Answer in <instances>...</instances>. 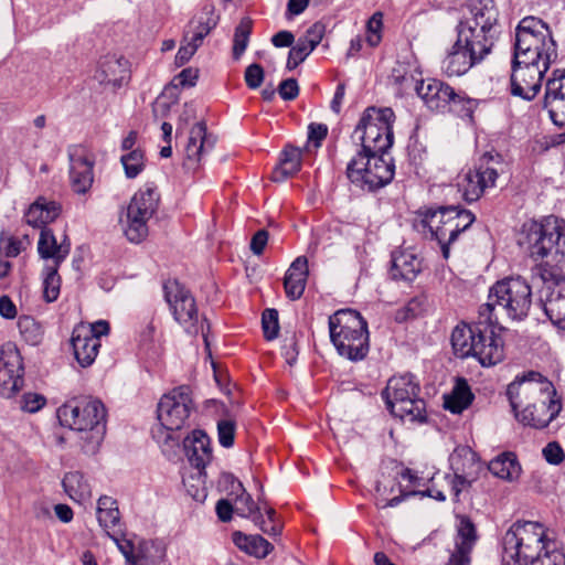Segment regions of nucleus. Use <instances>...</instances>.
<instances>
[{"label":"nucleus","instance_id":"obj_1","mask_svg":"<svg viewBox=\"0 0 565 565\" xmlns=\"http://www.w3.org/2000/svg\"><path fill=\"white\" fill-rule=\"evenodd\" d=\"M557 58L556 42L548 25L535 17L523 18L515 30L511 94L532 100L552 62Z\"/></svg>","mask_w":565,"mask_h":565},{"label":"nucleus","instance_id":"obj_2","mask_svg":"<svg viewBox=\"0 0 565 565\" xmlns=\"http://www.w3.org/2000/svg\"><path fill=\"white\" fill-rule=\"evenodd\" d=\"M507 395L516 420L524 426L544 428L562 411L553 384L535 371L516 376L508 385Z\"/></svg>","mask_w":565,"mask_h":565},{"label":"nucleus","instance_id":"obj_3","mask_svg":"<svg viewBox=\"0 0 565 565\" xmlns=\"http://www.w3.org/2000/svg\"><path fill=\"white\" fill-rule=\"evenodd\" d=\"M516 242L534 260L551 258L556 265H565V221L554 214L544 216L541 222L523 223Z\"/></svg>","mask_w":565,"mask_h":565},{"label":"nucleus","instance_id":"obj_4","mask_svg":"<svg viewBox=\"0 0 565 565\" xmlns=\"http://www.w3.org/2000/svg\"><path fill=\"white\" fill-rule=\"evenodd\" d=\"M479 315L473 326L458 324L451 333V345L459 358L475 356L483 366L495 365L504 358L503 341L493 323L482 322Z\"/></svg>","mask_w":565,"mask_h":565},{"label":"nucleus","instance_id":"obj_5","mask_svg":"<svg viewBox=\"0 0 565 565\" xmlns=\"http://www.w3.org/2000/svg\"><path fill=\"white\" fill-rule=\"evenodd\" d=\"M61 425L86 433V452H95L106 433V409L103 403L92 397H77L57 409Z\"/></svg>","mask_w":565,"mask_h":565},{"label":"nucleus","instance_id":"obj_6","mask_svg":"<svg viewBox=\"0 0 565 565\" xmlns=\"http://www.w3.org/2000/svg\"><path fill=\"white\" fill-rule=\"evenodd\" d=\"M532 305L531 286L521 277L497 281L489 290L488 302L480 307L482 322L497 323L495 307L502 308L512 320H523Z\"/></svg>","mask_w":565,"mask_h":565},{"label":"nucleus","instance_id":"obj_7","mask_svg":"<svg viewBox=\"0 0 565 565\" xmlns=\"http://www.w3.org/2000/svg\"><path fill=\"white\" fill-rule=\"evenodd\" d=\"M330 339L338 353L350 361L363 360L369 353L365 319L353 309H341L329 317Z\"/></svg>","mask_w":565,"mask_h":565},{"label":"nucleus","instance_id":"obj_8","mask_svg":"<svg viewBox=\"0 0 565 565\" xmlns=\"http://www.w3.org/2000/svg\"><path fill=\"white\" fill-rule=\"evenodd\" d=\"M190 393V387L182 385L164 394L159 401L157 416L160 425L152 430V436L159 445H178V438L172 433L188 424L193 409Z\"/></svg>","mask_w":565,"mask_h":565},{"label":"nucleus","instance_id":"obj_9","mask_svg":"<svg viewBox=\"0 0 565 565\" xmlns=\"http://www.w3.org/2000/svg\"><path fill=\"white\" fill-rule=\"evenodd\" d=\"M394 119L391 108H366L351 135L352 141L361 148L358 152H387L394 140Z\"/></svg>","mask_w":565,"mask_h":565},{"label":"nucleus","instance_id":"obj_10","mask_svg":"<svg viewBox=\"0 0 565 565\" xmlns=\"http://www.w3.org/2000/svg\"><path fill=\"white\" fill-rule=\"evenodd\" d=\"M420 386L413 374L392 376L382 397L395 417L408 422H426V403L418 396Z\"/></svg>","mask_w":565,"mask_h":565},{"label":"nucleus","instance_id":"obj_11","mask_svg":"<svg viewBox=\"0 0 565 565\" xmlns=\"http://www.w3.org/2000/svg\"><path fill=\"white\" fill-rule=\"evenodd\" d=\"M547 540L543 524L516 521L503 536V561L507 565H527Z\"/></svg>","mask_w":565,"mask_h":565},{"label":"nucleus","instance_id":"obj_12","mask_svg":"<svg viewBox=\"0 0 565 565\" xmlns=\"http://www.w3.org/2000/svg\"><path fill=\"white\" fill-rule=\"evenodd\" d=\"M395 173L393 159L384 153L356 152L347 166L348 179L361 189L374 191L388 184Z\"/></svg>","mask_w":565,"mask_h":565},{"label":"nucleus","instance_id":"obj_13","mask_svg":"<svg viewBox=\"0 0 565 565\" xmlns=\"http://www.w3.org/2000/svg\"><path fill=\"white\" fill-rule=\"evenodd\" d=\"M532 282H542L539 301L552 323L565 330V276H554L537 265L532 268Z\"/></svg>","mask_w":565,"mask_h":565},{"label":"nucleus","instance_id":"obj_14","mask_svg":"<svg viewBox=\"0 0 565 565\" xmlns=\"http://www.w3.org/2000/svg\"><path fill=\"white\" fill-rule=\"evenodd\" d=\"M503 170V159L499 153L486 152L463 177L459 186L467 203L478 201L482 194L495 186V181Z\"/></svg>","mask_w":565,"mask_h":565},{"label":"nucleus","instance_id":"obj_15","mask_svg":"<svg viewBox=\"0 0 565 565\" xmlns=\"http://www.w3.org/2000/svg\"><path fill=\"white\" fill-rule=\"evenodd\" d=\"M163 294L174 320L190 334H198L201 330L204 342L209 347L204 323L198 326L199 312L191 292L178 280L169 279L163 284Z\"/></svg>","mask_w":565,"mask_h":565},{"label":"nucleus","instance_id":"obj_16","mask_svg":"<svg viewBox=\"0 0 565 565\" xmlns=\"http://www.w3.org/2000/svg\"><path fill=\"white\" fill-rule=\"evenodd\" d=\"M414 228L437 242L452 243L475 221V214H422Z\"/></svg>","mask_w":565,"mask_h":565},{"label":"nucleus","instance_id":"obj_17","mask_svg":"<svg viewBox=\"0 0 565 565\" xmlns=\"http://www.w3.org/2000/svg\"><path fill=\"white\" fill-rule=\"evenodd\" d=\"M23 361L15 344L8 342L0 349V395L10 398L23 386Z\"/></svg>","mask_w":565,"mask_h":565},{"label":"nucleus","instance_id":"obj_18","mask_svg":"<svg viewBox=\"0 0 565 565\" xmlns=\"http://www.w3.org/2000/svg\"><path fill=\"white\" fill-rule=\"evenodd\" d=\"M67 154L72 190L84 194L92 188L94 181L95 157L82 145L68 147Z\"/></svg>","mask_w":565,"mask_h":565},{"label":"nucleus","instance_id":"obj_19","mask_svg":"<svg viewBox=\"0 0 565 565\" xmlns=\"http://www.w3.org/2000/svg\"><path fill=\"white\" fill-rule=\"evenodd\" d=\"M498 34V30L475 26L471 22H459L457 25L458 46L468 49V52L480 62L491 53Z\"/></svg>","mask_w":565,"mask_h":565},{"label":"nucleus","instance_id":"obj_20","mask_svg":"<svg viewBox=\"0 0 565 565\" xmlns=\"http://www.w3.org/2000/svg\"><path fill=\"white\" fill-rule=\"evenodd\" d=\"M415 90L426 107L437 113L446 111L449 105L456 107L462 100L458 98V93L450 85L436 78L419 81Z\"/></svg>","mask_w":565,"mask_h":565},{"label":"nucleus","instance_id":"obj_21","mask_svg":"<svg viewBox=\"0 0 565 565\" xmlns=\"http://www.w3.org/2000/svg\"><path fill=\"white\" fill-rule=\"evenodd\" d=\"M544 108L554 125L565 127V70H555L547 79Z\"/></svg>","mask_w":565,"mask_h":565},{"label":"nucleus","instance_id":"obj_22","mask_svg":"<svg viewBox=\"0 0 565 565\" xmlns=\"http://www.w3.org/2000/svg\"><path fill=\"white\" fill-rule=\"evenodd\" d=\"M94 78L100 85L120 88L129 79V62L124 56L107 54L99 58Z\"/></svg>","mask_w":565,"mask_h":565},{"label":"nucleus","instance_id":"obj_23","mask_svg":"<svg viewBox=\"0 0 565 565\" xmlns=\"http://www.w3.org/2000/svg\"><path fill=\"white\" fill-rule=\"evenodd\" d=\"M455 551L446 565H469L470 553L477 541L476 527L467 516H460Z\"/></svg>","mask_w":565,"mask_h":565},{"label":"nucleus","instance_id":"obj_24","mask_svg":"<svg viewBox=\"0 0 565 565\" xmlns=\"http://www.w3.org/2000/svg\"><path fill=\"white\" fill-rule=\"evenodd\" d=\"M183 448L192 467L199 470L201 475L206 465L212 459V449L209 436L200 429L184 438Z\"/></svg>","mask_w":565,"mask_h":565},{"label":"nucleus","instance_id":"obj_25","mask_svg":"<svg viewBox=\"0 0 565 565\" xmlns=\"http://www.w3.org/2000/svg\"><path fill=\"white\" fill-rule=\"evenodd\" d=\"M71 344L74 356L82 367L90 366L100 348V340L85 329H74Z\"/></svg>","mask_w":565,"mask_h":565},{"label":"nucleus","instance_id":"obj_26","mask_svg":"<svg viewBox=\"0 0 565 565\" xmlns=\"http://www.w3.org/2000/svg\"><path fill=\"white\" fill-rule=\"evenodd\" d=\"M450 468L456 476L478 479L483 466L477 455L468 446L457 447L449 457Z\"/></svg>","mask_w":565,"mask_h":565},{"label":"nucleus","instance_id":"obj_27","mask_svg":"<svg viewBox=\"0 0 565 565\" xmlns=\"http://www.w3.org/2000/svg\"><path fill=\"white\" fill-rule=\"evenodd\" d=\"M215 139L207 135L206 125L203 121L196 122L190 130L185 146V158L189 162L198 163L204 153L214 148Z\"/></svg>","mask_w":565,"mask_h":565},{"label":"nucleus","instance_id":"obj_28","mask_svg":"<svg viewBox=\"0 0 565 565\" xmlns=\"http://www.w3.org/2000/svg\"><path fill=\"white\" fill-rule=\"evenodd\" d=\"M478 63L480 61L472 56L468 49H465L462 45L458 46V40H456L451 50L441 62V70L449 77L460 76Z\"/></svg>","mask_w":565,"mask_h":565},{"label":"nucleus","instance_id":"obj_29","mask_svg":"<svg viewBox=\"0 0 565 565\" xmlns=\"http://www.w3.org/2000/svg\"><path fill=\"white\" fill-rule=\"evenodd\" d=\"M307 277L308 260L305 256H299L291 263L284 278L285 291L289 299L297 300L302 296Z\"/></svg>","mask_w":565,"mask_h":565},{"label":"nucleus","instance_id":"obj_30","mask_svg":"<svg viewBox=\"0 0 565 565\" xmlns=\"http://www.w3.org/2000/svg\"><path fill=\"white\" fill-rule=\"evenodd\" d=\"M499 11L493 0H477L469 7V17L459 22H471L475 26L498 30Z\"/></svg>","mask_w":565,"mask_h":565},{"label":"nucleus","instance_id":"obj_31","mask_svg":"<svg viewBox=\"0 0 565 565\" xmlns=\"http://www.w3.org/2000/svg\"><path fill=\"white\" fill-rule=\"evenodd\" d=\"M122 535L121 529H118V531L109 532L108 536L115 542L118 550L125 556L127 565H156V562L150 559L147 555L148 542H141L137 553H135L134 543L130 540L121 539Z\"/></svg>","mask_w":565,"mask_h":565},{"label":"nucleus","instance_id":"obj_32","mask_svg":"<svg viewBox=\"0 0 565 565\" xmlns=\"http://www.w3.org/2000/svg\"><path fill=\"white\" fill-rule=\"evenodd\" d=\"M420 260L411 252H394L392 254L391 273L393 278L412 281L420 271Z\"/></svg>","mask_w":565,"mask_h":565},{"label":"nucleus","instance_id":"obj_33","mask_svg":"<svg viewBox=\"0 0 565 565\" xmlns=\"http://www.w3.org/2000/svg\"><path fill=\"white\" fill-rule=\"evenodd\" d=\"M301 168V150L296 147L287 146L280 154L279 163L271 172L274 182H284L295 175Z\"/></svg>","mask_w":565,"mask_h":565},{"label":"nucleus","instance_id":"obj_34","mask_svg":"<svg viewBox=\"0 0 565 565\" xmlns=\"http://www.w3.org/2000/svg\"><path fill=\"white\" fill-rule=\"evenodd\" d=\"M489 471L507 481H515L521 476V465L513 452H503L492 459L488 465Z\"/></svg>","mask_w":565,"mask_h":565},{"label":"nucleus","instance_id":"obj_35","mask_svg":"<svg viewBox=\"0 0 565 565\" xmlns=\"http://www.w3.org/2000/svg\"><path fill=\"white\" fill-rule=\"evenodd\" d=\"M147 214H120L119 224L126 238L132 244H139L148 236Z\"/></svg>","mask_w":565,"mask_h":565},{"label":"nucleus","instance_id":"obj_36","mask_svg":"<svg viewBox=\"0 0 565 565\" xmlns=\"http://www.w3.org/2000/svg\"><path fill=\"white\" fill-rule=\"evenodd\" d=\"M234 544L243 552L257 558L266 557L274 546L260 535H246L237 531L233 533Z\"/></svg>","mask_w":565,"mask_h":565},{"label":"nucleus","instance_id":"obj_37","mask_svg":"<svg viewBox=\"0 0 565 565\" xmlns=\"http://www.w3.org/2000/svg\"><path fill=\"white\" fill-rule=\"evenodd\" d=\"M473 394L465 379L459 377L456 381L450 395L445 396L444 407L454 414H460L472 403Z\"/></svg>","mask_w":565,"mask_h":565},{"label":"nucleus","instance_id":"obj_38","mask_svg":"<svg viewBox=\"0 0 565 565\" xmlns=\"http://www.w3.org/2000/svg\"><path fill=\"white\" fill-rule=\"evenodd\" d=\"M38 250L42 258H52L54 264L60 265L66 258L70 248L68 246L57 245L53 233L43 228L39 238Z\"/></svg>","mask_w":565,"mask_h":565},{"label":"nucleus","instance_id":"obj_39","mask_svg":"<svg viewBox=\"0 0 565 565\" xmlns=\"http://www.w3.org/2000/svg\"><path fill=\"white\" fill-rule=\"evenodd\" d=\"M62 486L68 497L76 502H84L90 498V487L79 471L66 473Z\"/></svg>","mask_w":565,"mask_h":565},{"label":"nucleus","instance_id":"obj_40","mask_svg":"<svg viewBox=\"0 0 565 565\" xmlns=\"http://www.w3.org/2000/svg\"><path fill=\"white\" fill-rule=\"evenodd\" d=\"M160 195L156 188L146 185L135 193L127 212H157Z\"/></svg>","mask_w":565,"mask_h":565},{"label":"nucleus","instance_id":"obj_41","mask_svg":"<svg viewBox=\"0 0 565 565\" xmlns=\"http://www.w3.org/2000/svg\"><path fill=\"white\" fill-rule=\"evenodd\" d=\"M527 565H565V552L556 541L548 539Z\"/></svg>","mask_w":565,"mask_h":565},{"label":"nucleus","instance_id":"obj_42","mask_svg":"<svg viewBox=\"0 0 565 565\" xmlns=\"http://www.w3.org/2000/svg\"><path fill=\"white\" fill-rule=\"evenodd\" d=\"M18 327L24 341L31 345H38L43 339V329L32 317L19 318Z\"/></svg>","mask_w":565,"mask_h":565},{"label":"nucleus","instance_id":"obj_43","mask_svg":"<svg viewBox=\"0 0 565 565\" xmlns=\"http://www.w3.org/2000/svg\"><path fill=\"white\" fill-rule=\"evenodd\" d=\"M250 33L252 20L249 18L242 19L239 24L235 28L233 39V57L235 60H238L245 52L249 42Z\"/></svg>","mask_w":565,"mask_h":565},{"label":"nucleus","instance_id":"obj_44","mask_svg":"<svg viewBox=\"0 0 565 565\" xmlns=\"http://www.w3.org/2000/svg\"><path fill=\"white\" fill-rule=\"evenodd\" d=\"M58 265L46 267V274L43 279V298L46 302L55 301L60 296L61 278L57 274Z\"/></svg>","mask_w":565,"mask_h":565},{"label":"nucleus","instance_id":"obj_45","mask_svg":"<svg viewBox=\"0 0 565 565\" xmlns=\"http://www.w3.org/2000/svg\"><path fill=\"white\" fill-rule=\"evenodd\" d=\"M125 174L129 179L136 178L145 167L143 153L139 149L131 150L120 159Z\"/></svg>","mask_w":565,"mask_h":565},{"label":"nucleus","instance_id":"obj_46","mask_svg":"<svg viewBox=\"0 0 565 565\" xmlns=\"http://www.w3.org/2000/svg\"><path fill=\"white\" fill-rule=\"evenodd\" d=\"M262 327L266 340L271 341L278 337V311L274 308L265 309L262 315Z\"/></svg>","mask_w":565,"mask_h":565},{"label":"nucleus","instance_id":"obj_47","mask_svg":"<svg viewBox=\"0 0 565 565\" xmlns=\"http://www.w3.org/2000/svg\"><path fill=\"white\" fill-rule=\"evenodd\" d=\"M235 512L244 518H254L260 513V508L257 507L249 493L246 490L234 498Z\"/></svg>","mask_w":565,"mask_h":565},{"label":"nucleus","instance_id":"obj_48","mask_svg":"<svg viewBox=\"0 0 565 565\" xmlns=\"http://www.w3.org/2000/svg\"><path fill=\"white\" fill-rule=\"evenodd\" d=\"M383 26V14L375 12L367 21L366 24V42L371 46H376L381 42V30Z\"/></svg>","mask_w":565,"mask_h":565},{"label":"nucleus","instance_id":"obj_49","mask_svg":"<svg viewBox=\"0 0 565 565\" xmlns=\"http://www.w3.org/2000/svg\"><path fill=\"white\" fill-rule=\"evenodd\" d=\"M311 52L312 50L299 39L297 44L294 45L289 51L286 67L289 71L296 68L300 63H302L307 58V56Z\"/></svg>","mask_w":565,"mask_h":565},{"label":"nucleus","instance_id":"obj_50","mask_svg":"<svg viewBox=\"0 0 565 565\" xmlns=\"http://www.w3.org/2000/svg\"><path fill=\"white\" fill-rule=\"evenodd\" d=\"M97 520L99 525L105 530L107 535H109V532L118 531V529H121L120 526V513L119 510H108L103 512H97Z\"/></svg>","mask_w":565,"mask_h":565},{"label":"nucleus","instance_id":"obj_51","mask_svg":"<svg viewBox=\"0 0 565 565\" xmlns=\"http://www.w3.org/2000/svg\"><path fill=\"white\" fill-rule=\"evenodd\" d=\"M218 443L225 448H230L234 444L235 423L231 419H223L217 423Z\"/></svg>","mask_w":565,"mask_h":565},{"label":"nucleus","instance_id":"obj_52","mask_svg":"<svg viewBox=\"0 0 565 565\" xmlns=\"http://www.w3.org/2000/svg\"><path fill=\"white\" fill-rule=\"evenodd\" d=\"M265 72L260 64L248 65L244 73V79L248 88L257 89L264 82Z\"/></svg>","mask_w":565,"mask_h":565},{"label":"nucleus","instance_id":"obj_53","mask_svg":"<svg viewBox=\"0 0 565 565\" xmlns=\"http://www.w3.org/2000/svg\"><path fill=\"white\" fill-rule=\"evenodd\" d=\"M324 31L326 26L322 23L317 22L307 30L306 35L300 38V40L313 51L316 46L321 42L324 35Z\"/></svg>","mask_w":565,"mask_h":565},{"label":"nucleus","instance_id":"obj_54","mask_svg":"<svg viewBox=\"0 0 565 565\" xmlns=\"http://www.w3.org/2000/svg\"><path fill=\"white\" fill-rule=\"evenodd\" d=\"M221 484L228 492V495L236 498L239 493L245 491L243 483L230 472H224L221 476Z\"/></svg>","mask_w":565,"mask_h":565},{"label":"nucleus","instance_id":"obj_55","mask_svg":"<svg viewBox=\"0 0 565 565\" xmlns=\"http://www.w3.org/2000/svg\"><path fill=\"white\" fill-rule=\"evenodd\" d=\"M544 459L551 465H559L564 458V451L562 447L556 443H548L542 450Z\"/></svg>","mask_w":565,"mask_h":565},{"label":"nucleus","instance_id":"obj_56","mask_svg":"<svg viewBox=\"0 0 565 565\" xmlns=\"http://www.w3.org/2000/svg\"><path fill=\"white\" fill-rule=\"evenodd\" d=\"M46 403L43 395L38 393H26L22 398V409L29 413H35L40 411Z\"/></svg>","mask_w":565,"mask_h":565},{"label":"nucleus","instance_id":"obj_57","mask_svg":"<svg viewBox=\"0 0 565 565\" xmlns=\"http://www.w3.org/2000/svg\"><path fill=\"white\" fill-rule=\"evenodd\" d=\"M62 205L56 201H49L44 196H39L30 204L28 212H61Z\"/></svg>","mask_w":565,"mask_h":565},{"label":"nucleus","instance_id":"obj_58","mask_svg":"<svg viewBox=\"0 0 565 565\" xmlns=\"http://www.w3.org/2000/svg\"><path fill=\"white\" fill-rule=\"evenodd\" d=\"M458 98L462 100L458 103V106L456 107L455 105H449L448 110L456 113L458 116L462 118H471L476 107L475 100L460 94H458Z\"/></svg>","mask_w":565,"mask_h":565},{"label":"nucleus","instance_id":"obj_59","mask_svg":"<svg viewBox=\"0 0 565 565\" xmlns=\"http://www.w3.org/2000/svg\"><path fill=\"white\" fill-rule=\"evenodd\" d=\"M328 135V126L324 124L312 122L308 127V141L313 142L315 148H319Z\"/></svg>","mask_w":565,"mask_h":565},{"label":"nucleus","instance_id":"obj_60","mask_svg":"<svg viewBox=\"0 0 565 565\" xmlns=\"http://www.w3.org/2000/svg\"><path fill=\"white\" fill-rule=\"evenodd\" d=\"M278 93L284 100H294L299 95V86L295 78L284 79L278 86Z\"/></svg>","mask_w":565,"mask_h":565},{"label":"nucleus","instance_id":"obj_61","mask_svg":"<svg viewBox=\"0 0 565 565\" xmlns=\"http://www.w3.org/2000/svg\"><path fill=\"white\" fill-rule=\"evenodd\" d=\"M281 355L290 366L296 363L298 356V348L295 337L285 339V342L281 347Z\"/></svg>","mask_w":565,"mask_h":565},{"label":"nucleus","instance_id":"obj_62","mask_svg":"<svg viewBox=\"0 0 565 565\" xmlns=\"http://www.w3.org/2000/svg\"><path fill=\"white\" fill-rule=\"evenodd\" d=\"M476 480L477 479L468 478L467 476H463V475L456 476V473H454V476L450 479V487H451V492H452L455 499L458 501L461 491L465 488L470 487L471 483Z\"/></svg>","mask_w":565,"mask_h":565},{"label":"nucleus","instance_id":"obj_63","mask_svg":"<svg viewBox=\"0 0 565 565\" xmlns=\"http://www.w3.org/2000/svg\"><path fill=\"white\" fill-rule=\"evenodd\" d=\"M253 522L266 534L277 536L280 534L281 526L279 523H269L265 520L262 513L256 514L253 518Z\"/></svg>","mask_w":565,"mask_h":565},{"label":"nucleus","instance_id":"obj_64","mask_svg":"<svg viewBox=\"0 0 565 565\" xmlns=\"http://www.w3.org/2000/svg\"><path fill=\"white\" fill-rule=\"evenodd\" d=\"M268 242V232L266 230L257 231L250 241V250L254 255H262Z\"/></svg>","mask_w":565,"mask_h":565}]
</instances>
